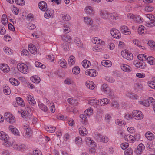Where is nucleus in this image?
<instances>
[{"instance_id":"obj_1","label":"nucleus","mask_w":155,"mask_h":155,"mask_svg":"<svg viewBox=\"0 0 155 155\" xmlns=\"http://www.w3.org/2000/svg\"><path fill=\"white\" fill-rule=\"evenodd\" d=\"M0 140L3 141V145L6 147H9L11 145L10 137L4 131L0 132Z\"/></svg>"},{"instance_id":"obj_2","label":"nucleus","mask_w":155,"mask_h":155,"mask_svg":"<svg viewBox=\"0 0 155 155\" xmlns=\"http://www.w3.org/2000/svg\"><path fill=\"white\" fill-rule=\"evenodd\" d=\"M18 70L24 74L28 73L29 69L27 65L22 63H18L17 66Z\"/></svg>"},{"instance_id":"obj_3","label":"nucleus","mask_w":155,"mask_h":155,"mask_svg":"<svg viewBox=\"0 0 155 155\" xmlns=\"http://www.w3.org/2000/svg\"><path fill=\"white\" fill-rule=\"evenodd\" d=\"M127 17L128 18L132 19L136 23H140L143 21L142 18L139 15H135L129 13L127 15Z\"/></svg>"},{"instance_id":"obj_4","label":"nucleus","mask_w":155,"mask_h":155,"mask_svg":"<svg viewBox=\"0 0 155 155\" xmlns=\"http://www.w3.org/2000/svg\"><path fill=\"white\" fill-rule=\"evenodd\" d=\"M145 16L150 20L147 25L148 27H152L155 26V17L152 14H146Z\"/></svg>"},{"instance_id":"obj_5","label":"nucleus","mask_w":155,"mask_h":155,"mask_svg":"<svg viewBox=\"0 0 155 155\" xmlns=\"http://www.w3.org/2000/svg\"><path fill=\"white\" fill-rule=\"evenodd\" d=\"M132 117L136 120H140L143 118V115L142 113L138 110H134L132 113Z\"/></svg>"},{"instance_id":"obj_6","label":"nucleus","mask_w":155,"mask_h":155,"mask_svg":"<svg viewBox=\"0 0 155 155\" xmlns=\"http://www.w3.org/2000/svg\"><path fill=\"white\" fill-rule=\"evenodd\" d=\"M4 116L5 120L9 123L12 124L15 122V119L13 115L8 112H6L4 114Z\"/></svg>"},{"instance_id":"obj_7","label":"nucleus","mask_w":155,"mask_h":155,"mask_svg":"<svg viewBox=\"0 0 155 155\" xmlns=\"http://www.w3.org/2000/svg\"><path fill=\"white\" fill-rule=\"evenodd\" d=\"M121 55L124 58L130 60L133 58V54L127 50H123L121 52Z\"/></svg>"},{"instance_id":"obj_8","label":"nucleus","mask_w":155,"mask_h":155,"mask_svg":"<svg viewBox=\"0 0 155 155\" xmlns=\"http://www.w3.org/2000/svg\"><path fill=\"white\" fill-rule=\"evenodd\" d=\"M99 14L100 17L104 19H110V13L105 10H101L99 12Z\"/></svg>"},{"instance_id":"obj_9","label":"nucleus","mask_w":155,"mask_h":155,"mask_svg":"<svg viewBox=\"0 0 155 155\" xmlns=\"http://www.w3.org/2000/svg\"><path fill=\"white\" fill-rule=\"evenodd\" d=\"M23 128L25 132V136L26 137L29 138L31 135V131L29 128L28 124H26L23 125Z\"/></svg>"},{"instance_id":"obj_10","label":"nucleus","mask_w":155,"mask_h":155,"mask_svg":"<svg viewBox=\"0 0 155 155\" xmlns=\"http://www.w3.org/2000/svg\"><path fill=\"white\" fill-rule=\"evenodd\" d=\"M110 33L114 38L117 39H119L121 37L120 32L116 29H112L110 31Z\"/></svg>"},{"instance_id":"obj_11","label":"nucleus","mask_w":155,"mask_h":155,"mask_svg":"<svg viewBox=\"0 0 155 155\" xmlns=\"http://www.w3.org/2000/svg\"><path fill=\"white\" fill-rule=\"evenodd\" d=\"M120 30L122 33L125 35H130L131 32L128 27L125 25L122 26L120 28Z\"/></svg>"},{"instance_id":"obj_12","label":"nucleus","mask_w":155,"mask_h":155,"mask_svg":"<svg viewBox=\"0 0 155 155\" xmlns=\"http://www.w3.org/2000/svg\"><path fill=\"white\" fill-rule=\"evenodd\" d=\"M98 105L104 106L110 103V100L107 98H103L98 100Z\"/></svg>"},{"instance_id":"obj_13","label":"nucleus","mask_w":155,"mask_h":155,"mask_svg":"<svg viewBox=\"0 0 155 155\" xmlns=\"http://www.w3.org/2000/svg\"><path fill=\"white\" fill-rule=\"evenodd\" d=\"M133 63L136 67L141 69L144 68L145 66V63L144 62L141 61H134Z\"/></svg>"},{"instance_id":"obj_14","label":"nucleus","mask_w":155,"mask_h":155,"mask_svg":"<svg viewBox=\"0 0 155 155\" xmlns=\"http://www.w3.org/2000/svg\"><path fill=\"white\" fill-rule=\"evenodd\" d=\"M62 40L65 42L68 43H71L72 41V39L71 37L68 35H63L61 36Z\"/></svg>"},{"instance_id":"obj_15","label":"nucleus","mask_w":155,"mask_h":155,"mask_svg":"<svg viewBox=\"0 0 155 155\" xmlns=\"http://www.w3.org/2000/svg\"><path fill=\"white\" fill-rule=\"evenodd\" d=\"M85 12L88 15H92L94 13V11L92 7L90 6H87L85 8Z\"/></svg>"},{"instance_id":"obj_16","label":"nucleus","mask_w":155,"mask_h":155,"mask_svg":"<svg viewBox=\"0 0 155 155\" xmlns=\"http://www.w3.org/2000/svg\"><path fill=\"white\" fill-rule=\"evenodd\" d=\"M39 8L43 11H45L47 8V3L44 1H40L38 4Z\"/></svg>"},{"instance_id":"obj_17","label":"nucleus","mask_w":155,"mask_h":155,"mask_svg":"<svg viewBox=\"0 0 155 155\" xmlns=\"http://www.w3.org/2000/svg\"><path fill=\"white\" fill-rule=\"evenodd\" d=\"M85 74L87 75H89L91 77H95L97 75V72L95 70L91 69L86 71L85 72Z\"/></svg>"},{"instance_id":"obj_18","label":"nucleus","mask_w":155,"mask_h":155,"mask_svg":"<svg viewBox=\"0 0 155 155\" xmlns=\"http://www.w3.org/2000/svg\"><path fill=\"white\" fill-rule=\"evenodd\" d=\"M92 42L96 44H101L102 45H104L105 42L97 37H94L92 39Z\"/></svg>"},{"instance_id":"obj_19","label":"nucleus","mask_w":155,"mask_h":155,"mask_svg":"<svg viewBox=\"0 0 155 155\" xmlns=\"http://www.w3.org/2000/svg\"><path fill=\"white\" fill-rule=\"evenodd\" d=\"M101 89L102 91L106 94H109L111 92L110 88L106 84H103L101 87Z\"/></svg>"},{"instance_id":"obj_20","label":"nucleus","mask_w":155,"mask_h":155,"mask_svg":"<svg viewBox=\"0 0 155 155\" xmlns=\"http://www.w3.org/2000/svg\"><path fill=\"white\" fill-rule=\"evenodd\" d=\"M125 140L130 143L134 142L135 141V138L133 136L130 135H127L124 136Z\"/></svg>"},{"instance_id":"obj_21","label":"nucleus","mask_w":155,"mask_h":155,"mask_svg":"<svg viewBox=\"0 0 155 155\" xmlns=\"http://www.w3.org/2000/svg\"><path fill=\"white\" fill-rule=\"evenodd\" d=\"M70 24L69 23L64 25L62 28L64 33L67 34L70 31Z\"/></svg>"},{"instance_id":"obj_22","label":"nucleus","mask_w":155,"mask_h":155,"mask_svg":"<svg viewBox=\"0 0 155 155\" xmlns=\"http://www.w3.org/2000/svg\"><path fill=\"white\" fill-rule=\"evenodd\" d=\"M28 49L32 54H35L37 53V50L35 46L32 44H30L28 45Z\"/></svg>"},{"instance_id":"obj_23","label":"nucleus","mask_w":155,"mask_h":155,"mask_svg":"<svg viewBox=\"0 0 155 155\" xmlns=\"http://www.w3.org/2000/svg\"><path fill=\"white\" fill-rule=\"evenodd\" d=\"M79 133L81 135L85 136L88 134V132L85 127L83 126H81L79 129Z\"/></svg>"},{"instance_id":"obj_24","label":"nucleus","mask_w":155,"mask_h":155,"mask_svg":"<svg viewBox=\"0 0 155 155\" xmlns=\"http://www.w3.org/2000/svg\"><path fill=\"white\" fill-rule=\"evenodd\" d=\"M120 67L123 71L127 72H130L131 70V67L127 64H122L120 66Z\"/></svg>"},{"instance_id":"obj_25","label":"nucleus","mask_w":155,"mask_h":155,"mask_svg":"<svg viewBox=\"0 0 155 155\" xmlns=\"http://www.w3.org/2000/svg\"><path fill=\"white\" fill-rule=\"evenodd\" d=\"M0 69L4 72H8L10 70L9 66L5 64H1L0 65Z\"/></svg>"},{"instance_id":"obj_26","label":"nucleus","mask_w":155,"mask_h":155,"mask_svg":"<svg viewBox=\"0 0 155 155\" xmlns=\"http://www.w3.org/2000/svg\"><path fill=\"white\" fill-rule=\"evenodd\" d=\"M145 149L144 145L142 144H140L137 147V150H136L137 153V154H140L142 153L143 150Z\"/></svg>"},{"instance_id":"obj_27","label":"nucleus","mask_w":155,"mask_h":155,"mask_svg":"<svg viewBox=\"0 0 155 155\" xmlns=\"http://www.w3.org/2000/svg\"><path fill=\"white\" fill-rule=\"evenodd\" d=\"M27 99L28 102L31 105H34L36 104V102L33 96L31 95H27Z\"/></svg>"},{"instance_id":"obj_28","label":"nucleus","mask_w":155,"mask_h":155,"mask_svg":"<svg viewBox=\"0 0 155 155\" xmlns=\"http://www.w3.org/2000/svg\"><path fill=\"white\" fill-rule=\"evenodd\" d=\"M146 138L150 140H152L154 139V135L153 133L150 131H148L145 134Z\"/></svg>"},{"instance_id":"obj_29","label":"nucleus","mask_w":155,"mask_h":155,"mask_svg":"<svg viewBox=\"0 0 155 155\" xmlns=\"http://www.w3.org/2000/svg\"><path fill=\"white\" fill-rule=\"evenodd\" d=\"M9 130L14 134L18 135L19 134L18 130L13 126L10 125L9 127Z\"/></svg>"},{"instance_id":"obj_30","label":"nucleus","mask_w":155,"mask_h":155,"mask_svg":"<svg viewBox=\"0 0 155 155\" xmlns=\"http://www.w3.org/2000/svg\"><path fill=\"white\" fill-rule=\"evenodd\" d=\"M86 86L89 89H94L95 88L94 84L93 82L87 81L85 84Z\"/></svg>"},{"instance_id":"obj_31","label":"nucleus","mask_w":155,"mask_h":155,"mask_svg":"<svg viewBox=\"0 0 155 155\" xmlns=\"http://www.w3.org/2000/svg\"><path fill=\"white\" fill-rule=\"evenodd\" d=\"M45 128L46 131L50 133L54 132L56 129L55 127L51 126H45Z\"/></svg>"},{"instance_id":"obj_32","label":"nucleus","mask_w":155,"mask_h":155,"mask_svg":"<svg viewBox=\"0 0 155 155\" xmlns=\"http://www.w3.org/2000/svg\"><path fill=\"white\" fill-rule=\"evenodd\" d=\"M133 42L134 44L139 47L142 49L144 50L145 49V47L141 45V43L137 39H134L133 41Z\"/></svg>"},{"instance_id":"obj_33","label":"nucleus","mask_w":155,"mask_h":155,"mask_svg":"<svg viewBox=\"0 0 155 155\" xmlns=\"http://www.w3.org/2000/svg\"><path fill=\"white\" fill-rule=\"evenodd\" d=\"M31 80L32 82L36 84L39 83L41 81L40 78L37 75L31 77Z\"/></svg>"},{"instance_id":"obj_34","label":"nucleus","mask_w":155,"mask_h":155,"mask_svg":"<svg viewBox=\"0 0 155 155\" xmlns=\"http://www.w3.org/2000/svg\"><path fill=\"white\" fill-rule=\"evenodd\" d=\"M145 27L143 25L140 26L138 29V32L140 35H143L146 31Z\"/></svg>"},{"instance_id":"obj_35","label":"nucleus","mask_w":155,"mask_h":155,"mask_svg":"<svg viewBox=\"0 0 155 155\" xmlns=\"http://www.w3.org/2000/svg\"><path fill=\"white\" fill-rule=\"evenodd\" d=\"M11 144L10 146H12L13 148L16 150H20L21 147V145H18L14 142H12V143L11 142Z\"/></svg>"},{"instance_id":"obj_36","label":"nucleus","mask_w":155,"mask_h":155,"mask_svg":"<svg viewBox=\"0 0 155 155\" xmlns=\"http://www.w3.org/2000/svg\"><path fill=\"white\" fill-rule=\"evenodd\" d=\"M85 114H81L80 115L81 120L83 124L86 125L87 124V119Z\"/></svg>"},{"instance_id":"obj_37","label":"nucleus","mask_w":155,"mask_h":155,"mask_svg":"<svg viewBox=\"0 0 155 155\" xmlns=\"http://www.w3.org/2000/svg\"><path fill=\"white\" fill-rule=\"evenodd\" d=\"M102 65L107 67H110L112 65L111 62L109 60H103L101 63Z\"/></svg>"},{"instance_id":"obj_38","label":"nucleus","mask_w":155,"mask_h":155,"mask_svg":"<svg viewBox=\"0 0 155 155\" xmlns=\"http://www.w3.org/2000/svg\"><path fill=\"white\" fill-rule=\"evenodd\" d=\"M84 22L87 25H91L93 22L91 19L88 17H84Z\"/></svg>"},{"instance_id":"obj_39","label":"nucleus","mask_w":155,"mask_h":155,"mask_svg":"<svg viewBox=\"0 0 155 155\" xmlns=\"http://www.w3.org/2000/svg\"><path fill=\"white\" fill-rule=\"evenodd\" d=\"M16 100L18 104L21 107H24L25 103L23 99L19 97H17L16 98Z\"/></svg>"},{"instance_id":"obj_40","label":"nucleus","mask_w":155,"mask_h":155,"mask_svg":"<svg viewBox=\"0 0 155 155\" xmlns=\"http://www.w3.org/2000/svg\"><path fill=\"white\" fill-rule=\"evenodd\" d=\"M58 63L61 67L64 68H66L67 63L64 59H63L59 60Z\"/></svg>"},{"instance_id":"obj_41","label":"nucleus","mask_w":155,"mask_h":155,"mask_svg":"<svg viewBox=\"0 0 155 155\" xmlns=\"http://www.w3.org/2000/svg\"><path fill=\"white\" fill-rule=\"evenodd\" d=\"M9 81L12 84L15 86H18L19 84V82L17 80L13 78H10Z\"/></svg>"},{"instance_id":"obj_42","label":"nucleus","mask_w":155,"mask_h":155,"mask_svg":"<svg viewBox=\"0 0 155 155\" xmlns=\"http://www.w3.org/2000/svg\"><path fill=\"white\" fill-rule=\"evenodd\" d=\"M75 58L74 56H71L69 58L68 64L70 66L74 65L75 62Z\"/></svg>"},{"instance_id":"obj_43","label":"nucleus","mask_w":155,"mask_h":155,"mask_svg":"<svg viewBox=\"0 0 155 155\" xmlns=\"http://www.w3.org/2000/svg\"><path fill=\"white\" fill-rule=\"evenodd\" d=\"M68 102L71 104L76 105L78 103V101L76 99L73 98H70L68 99Z\"/></svg>"},{"instance_id":"obj_44","label":"nucleus","mask_w":155,"mask_h":155,"mask_svg":"<svg viewBox=\"0 0 155 155\" xmlns=\"http://www.w3.org/2000/svg\"><path fill=\"white\" fill-rule=\"evenodd\" d=\"M8 22V19L6 15L5 14H3L2 16V22L4 25H7Z\"/></svg>"},{"instance_id":"obj_45","label":"nucleus","mask_w":155,"mask_h":155,"mask_svg":"<svg viewBox=\"0 0 155 155\" xmlns=\"http://www.w3.org/2000/svg\"><path fill=\"white\" fill-rule=\"evenodd\" d=\"M85 141L86 143L88 145L93 146L94 142L91 140V138L87 137L85 138Z\"/></svg>"},{"instance_id":"obj_46","label":"nucleus","mask_w":155,"mask_h":155,"mask_svg":"<svg viewBox=\"0 0 155 155\" xmlns=\"http://www.w3.org/2000/svg\"><path fill=\"white\" fill-rule=\"evenodd\" d=\"M38 106L44 112H46L48 110V108L45 105L40 102L38 103Z\"/></svg>"},{"instance_id":"obj_47","label":"nucleus","mask_w":155,"mask_h":155,"mask_svg":"<svg viewBox=\"0 0 155 155\" xmlns=\"http://www.w3.org/2000/svg\"><path fill=\"white\" fill-rule=\"evenodd\" d=\"M74 42L76 45L79 47H82L83 45L80 39L78 37H75L74 39Z\"/></svg>"},{"instance_id":"obj_48","label":"nucleus","mask_w":155,"mask_h":155,"mask_svg":"<svg viewBox=\"0 0 155 155\" xmlns=\"http://www.w3.org/2000/svg\"><path fill=\"white\" fill-rule=\"evenodd\" d=\"M98 100H96L95 99H91L89 101V103L92 106H96L97 105H98Z\"/></svg>"},{"instance_id":"obj_49","label":"nucleus","mask_w":155,"mask_h":155,"mask_svg":"<svg viewBox=\"0 0 155 155\" xmlns=\"http://www.w3.org/2000/svg\"><path fill=\"white\" fill-rule=\"evenodd\" d=\"M82 64L84 68H87L91 65V63L87 60H84L82 61Z\"/></svg>"},{"instance_id":"obj_50","label":"nucleus","mask_w":155,"mask_h":155,"mask_svg":"<svg viewBox=\"0 0 155 155\" xmlns=\"http://www.w3.org/2000/svg\"><path fill=\"white\" fill-rule=\"evenodd\" d=\"M126 95L128 97L130 98H131L133 99H137L138 98V96L136 94L133 93L132 94L130 92L127 93Z\"/></svg>"},{"instance_id":"obj_51","label":"nucleus","mask_w":155,"mask_h":155,"mask_svg":"<svg viewBox=\"0 0 155 155\" xmlns=\"http://www.w3.org/2000/svg\"><path fill=\"white\" fill-rule=\"evenodd\" d=\"M147 56L144 54H140L137 56V58L139 60L143 61L147 60Z\"/></svg>"},{"instance_id":"obj_52","label":"nucleus","mask_w":155,"mask_h":155,"mask_svg":"<svg viewBox=\"0 0 155 155\" xmlns=\"http://www.w3.org/2000/svg\"><path fill=\"white\" fill-rule=\"evenodd\" d=\"M154 58L152 56H147V62L150 65H153L154 64Z\"/></svg>"},{"instance_id":"obj_53","label":"nucleus","mask_w":155,"mask_h":155,"mask_svg":"<svg viewBox=\"0 0 155 155\" xmlns=\"http://www.w3.org/2000/svg\"><path fill=\"white\" fill-rule=\"evenodd\" d=\"M4 51L5 53L8 55L12 54L13 52V50L7 47H5L4 48Z\"/></svg>"},{"instance_id":"obj_54","label":"nucleus","mask_w":155,"mask_h":155,"mask_svg":"<svg viewBox=\"0 0 155 155\" xmlns=\"http://www.w3.org/2000/svg\"><path fill=\"white\" fill-rule=\"evenodd\" d=\"M119 15L115 12H113L110 13V18H111V19L117 20L119 18Z\"/></svg>"},{"instance_id":"obj_55","label":"nucleus","mask_w":155,"mask_h":155,"mask_svg":"<svg viewBox=\"0 0 155 155\" xmlns=\"http://www.w3.org/2000/svg\"><path fill=\"white\" fill-rule=\"evenodd\" d=\"M45 11V13L44 15V17L46 18H49L53 14L52 12L48 9L46 10Z\"/></svg>"},{"instance_id":"obj_56","label":"nucleus","mask_w":155,"mask_h":155,"mask_svg":"<svg viewBox=\"0 0 155 155\" xmlns=\"http://www.w3.org/2000/svg\"><path fill=\"white\" fill-rule=\"evenodd\" d=\"M115 123L120 126L124 125L126 124L125 121L122 120H115Z\"/></svg>"},{"instance_id":"obj_57","label":"nucleus","mask_w":155,"mask_h":155,"mask_svg":"<svg viewBox=\"0 0 155 155\" xmlns=\"http://www.w3.org/2000/svg\"><path fill=\"white\" fill-rule=\"evenodd\" d=\"M80 71V68L78 66H75L72 69V72L75 74H78Z\"/></svg>"},{"instance_id":"obj_58","label":"nucleus","mask_w":155,"mask_h":155,"mask_svg":"<svg viewBox=\"0 0 155 155\" xmlns=\"http://www.w3.org/2000/svg\"><path fill=\"white\" fill-rule=\"evenodd\" d=\"M93 111L92 109L88 108L84 112V114L88 116H89L92 114Z\"/></svg>"},{"instance_id":"obj_59","label":"nucleus","mask_w":155,"mask_h":155,"mask_svg":"<svg viewBox=\"0 0 155 155\" xmlns=\"http://www.w3.org/2000/svg\"><path fill=\"white\" fill-rule=\"evenodd\" d=\"M153 80V81H149L148 84L150 88L155 89V79Z\"/></svg>"},{"instance_id":"obj_60","label":"nucleus","mask_w":155,"mask_h":155,"mask_svg":"<svg viewBox=\"0 0 155 155\" xmlns=\"http://www.w3.org/2000/svg\"><path fill=\"white\" fill-rule=\"evenodd\" d=\"M105 79L106 81L110 83H113L115 81V79L110 76H106Z\"/></svg>"},{"instance_id":"obj_61","label":"nucleus","mask_w":155,"mask_h":155,"mask_svg":"<svg viewBox=\"0 0 155 155\" xmlns=\"http://www.w3.org/2000/svg\"><path fill=\"white\" fill-rule=\"evenodd\" d=\"M3 91L6 95H8L10 94V89L9 87L8 86H5L4 88Z\"/></svg>"},{"instance_id":"obj_62","label":"nucleus","mask_w":155,"mask_h":155,"mask_svg":"<svg viewBox=\"0 0 155 155\" xmlns=\"http://www.w3.org/2000/svg\"><path fill=\"white\" fill-rule=\"evenodd\" d=\"M62 19L64 21H69L71 20V17L68 14H65L62 17Z\"/></svg>"},{"instance_id":"obj_63","label":"nucleus","mask_w":155,"mask_h":155,"mask_svg":"<svg viewBox=\"0 0 155 155\" xmlns=\"http://www.w3.org/2000/svg\"><path fill=\"white\" fill-rule=\"evenodd\" d=\"M100 141L104 143H107L108 141V138L106 136H100Z\"/></svg>"},{"instance_id":"obj_64","label":"nucleus","mask_w":155,"mask_h":155,"mask_svg":"<svg viewBox=\"0 0 155 155\" xmlns=\"http://www.w3.org/2000/svg\"><path fill=\"white\" fill-rule=\"evenodd\" d=\"M133 151L132 150L129 148L125 151L124 155H133Z\"/></svg>"}]
</instances>
